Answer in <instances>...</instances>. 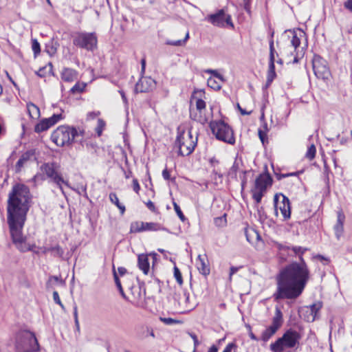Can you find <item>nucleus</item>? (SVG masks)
Here are the masks:
<instances>
[{
  "label": "nucleus",
  "mask_w": 352,
  "mask_h": 352,
  "mask_svg": "<svg viewBox=\"0 0 352 352\" xmlns=\"http://www.w3.org/2000/svg\"><path fill=\"white\" fill-rule=\"evenodd\" d=\"M109 199L112 204H115L120 209L121 214L124 213L125 206L120 203L119 199L115 192L109 194Z\"/></svg>",
  "instance_id": "nucleus-30"
},
{
  "label": "nucleus",
  "mask_w": 352,
  "mask_h": 352,
  "mask_svg": "<svg viewBox=\"0 0 352 352\" xmlns=\"http://www.w3.org/2000/svg\"><path fill=\"white\" fill-rule=\"evenodd\" d=\"M44 70H45V68H41L38 72H36V74L40 77H44L45 76Z\"/></svg>",
  "instance_id": "nucleus-59"
},
{
  "label": "nucleus",
  "mask_w": 352,
  "mask_h": 352,
  "mask_svg": "<svg viewBox=\"0 0 352 352\" xmlns=\"http://www.w3.org/2000/svg\"><path fill=\"white\" fill-rule=\"evenodd\" d=\"M204 20L212 25L221 28L226 26L231 28L234 27L230 14H228L224 9L218 10L216 12L207 15Z\"/></svg>",
  "instance_id": "nucleus-12"
},
{
  "label": "nucleus",
  "mask_w": 352,
  "mask_h": 352,
  "mask_svg": "<svg viewBox=\"0 0 352 352\" xmlns=\"http://www.w3.org/2000/svg\"><path fill=\"white\" fill-rule=\"evenodd\" d=\"M63 118V115L61 113H58L54 114L48 118L43 119L35 126L34 131L36 133H41L47 131Z\"/></svg>",
  "instance_id": "nucleus-16"
},
{
  "label": "nucleus",
  "mask_w": 352,
  "mask_h": 352,
  "mask_svg": "<svg viewBox=\"0 0 352 352\" xmlns=\"http://www.w3.org/2000/svg\"><path fill=\"white\" fill-rule=\"evenodd\" d=\"M160 320L166 325H173L181 323V321L176 319H173L172 318L160 317Z\"/></svg>",
  "instance_id": "nucleus-36"
},
{
  "label": "nucleus",
  "mask_w": 352,
  "mask_h": 352,
  "mask_svg": "<svg viewBox=\"0 0 352 352\" xmlns=\"http://www.w3.org/2000/svg\"><path fill=\"white\" fill-rule=\"evenodd\" d=\"M258 137L262 142V143L264 144L265 141L267 140V133L266 131H264L263 129H259L258 131Z\"/></svg>",
  "instance_id": "nucleus-45"
},
{
  "label": "nucleus",
  "mask_w": 352,
  "mask_h": 352,
  "mask_svg": "<svg viewBox=\"0 0 352 352\" xmlns=\"http://www.w3.org/2000/svg\"><path fill=\"white\" fill-rule=\"evenodd\" d=\"M48 250H50V252L52 253L53 256L58 257H63L64 254V250L63 248L57 245L54 247L50 248Z\"/></svg>",
  "instance_id": "nucleus-32"
},
{
  "label": "nucleus",
  "mask_w": 352,
  "mask_h": 352,
  "mask_svg": "<svg viewBox=\"0 0 352 352\" xmlns=\"http://www.w3.org/2000/svg\"><path fill=\"white\" fill-rule=\"evenodd\" d=\"M275 214L278 215V210L283 217V220H287L291 217V206L289 199L283 194H276L274 197Z\"/></svg>",
  "instance_id": "nucleus-14"
},
{
  "label": "nucleus",
  "mask_w": 352,
  "mask_h": 352,
  "mask_svg": "<svg viewBox=\"0 0 352 352\" xmlns=\"http://www.w3.org/2000/svg\"><path fill=\"white\" fill-rule=\"evenodd\" d=\"M133 189L136 193H139L140 186L137 179H133Z\"/></svg>",
  "instance_id": "nucleus-47"
},
{
  "label": "nucleus",
  "mask_w": 352,
  "mask_h": 352,
  "mask_svg": "<svg viewBox=\"0 0 352 352\" xmlns=\"http://www.w3.org/2000/svg\"><path fill=\"white\" fill-rule=\"evenodd\" d=\"M278 330L274 327L270 326L267 328L262 333L261 340L264 342H267L270 338Z\"/></svg>",
  "instance_id": "nucleus-31"
},
{
  "label": "nucleus",
  "mask_w": 352,
  "mask_h": 352,
  "mask_svg": "<svg viewBox=\"0 0 352 352\" xmlns=\"http://www.w3.org/2000/svg\"><path fill=\"white\" fill-rule=\"evenodd\" d=\"M173 207L175 212L177 213L179 218L182 221H184L186 220V217L184 215L180 207L177 205L176 202H173Z\"/></svg>",
  "instance_id": "nucleus-39"
},
{
  "label": "nucleus",
  "mask_w": 352,
  "mask_h": 352,
  "mask_svg": "<svg viewBox=\"0 0 352 352\" xmlns=\"http://www.w3.org/2000/svg\"><path fill=\"white\" fill-rule=\"evenodd\" d=\"M82 91V89L80 87V86L78 85V84H76L72 89H71V91L72 93H76V92H81Z\"/></svg>",
  "instance_id": "nucleus-55"
},
{
  "label": "nucleus",
  "mask_w": 352,
  "mask_h": 352,
  "mask_svg": "<svg viewBox=\"0 0 352 352\" xmlns=\"http://www.w3.org/2000/svg\"><path fill=\"white\" fill-rule=\"evenodd\" d=\"M321 308H322V304L320 302L314 303L313 305H310L309 307H307V312H309V314L307 317L306 320L308 322H314L316 320V318L318 317V314Z\"/></svg>",
  "instance_id": "nucleus-24"
},
{
  "label": "nucleus",
  "mask_w": 352,
  "mask_h": 352,
  "mask_svg": "<svg viewBox=\"0 0 352 352\" xmlns=\"http://www.w3.org/2000/svg\"><path fill=\"white\" fill-rule=\"evenodd\" d=\"M52 283H60L62 284L63 283V281L58 276H51L50 278H49V280L47 283V287H51V284Z\"/></svg>",
  "instance_id": "nucleus-43"
},
{
  "label": "nucleus",
  "mask_w": 352,
  "mask_h": 352,
  "mask_svg": "<svg viewBox=\"0 0 352 352\" xmlns=\"http://www.w3.org/2000/svg\"><path fill=\"white\" fill-rule=\"evenodd\" d=\"M15 349L16 352H36L39 349L38 340L32 332L20 331L16 336Z\"/></svg>",
  "instance_id": "nucleus-4"
},
{
  "label": "nucleus",
  "mask_w": 352,
  "mask_h": 352,
  "mask_svg": "<svg viewBox=\"0 0 352 352\" xmlns=\"http://www.w3.org/2000/svg\"><path fill=\"white\" fill-rule=\"evenodd\" d=\"M32 196L30 189L24 184H17L13 186L8 195L7 205V221L13 243L23 252H36L35 245L25 243L23 230L27 219L28 212L32 206Z\"/></svg>",
  "instance_id": "nucleus-1"
},
{
  "label": "nucleus",
  "mask_w": 352,
  "mask_h": 352,
  "mask_svg": "<svg viewBox=\"0 0 352 352\" xmlns=\"http://www.w3.org/2000/svg\"><path fill=\"white\" fill-rule=\"evenodd\" d=\"M58 166L56 163H44L41 166V171L50 179L52 182L55 184L60 189L63 195L65 194L63 185H65L70 188V185L67 180H65L62 175L58 172Z\"/></svg>",
  "instance_id": "nucleus-8"
},
{
  "label": "nucleus",
  "mask_w": 352,
  "mask_h": 352,
  "mask_svg": "<svg viewBox=\"0 0 352 352\" xmlns=\"http://www.w3.org/2000/svg\"><path fill=\"white\" fill-rule=\"evenodd\" d=\"M188 38H189V33L187 32L186 35L185 36V38L184 40H177V41H168L167 44L171 45H175V46H180V45H182L184 43H185V42L188 40Z\"/></svg>",
  "instance_id": "nucleus-40"
},
{
  "label": "nucleus",
  "mask_w": 352,
  "mask_h": 352,
  "mask_svg": "<svg viewBox=\"0 0 352 352\" xmlns=\"http://www.w3.org/2000/svg\"><path fill=\"white\" fill-rule=\"evenodd\" d=\"M210 127L219 140L233 145L235 143L234 133L230 126L222 120L212 121Z\"/></svg>",
  "instance_id": "nucleus-7"
},
{
  "label": "nucleus",
  "mask_w": 352,
  "mask_h": 352,
  "mask_svg": "<svg viewBox=\"0 0 352 352\" xmlns=\"http://www.w3.org/2000/svg\"><path fill=\"white\" fill-rule=\"evenodd\" d=\"M131 298L128 300L134 306L140 307L143 306L145 292H142L140 287H135L131 289Z\"/></svg>",
  "instance_id": "nucleus-19"
},
{
  "label": "nucleus",
  "mask_w": 352,
  "mask_h": 352,
  "mask_svg": "<svg viewBox=\"0 0 352 352\" xmlns=\"http://www.w3.org/2000/svg\"><path fill=\"white\" fill-rule=\"evenodd\" d=\"M174 276L178 284L182 285L183 283L182 276L179 270L177 267H174Z\"/></svg>",
  "instance_id": "nucleus-41"
},
{
  "label": "nucleus",
  "mask_w": 352,
  "mask_h": 352,
  "mask_svg": "<svg viewBox=\"0 0 352 352\" xmlns=\"http://www.w3.org/2000/svg\"><path fill=\"white\" fill-rule=\"evenodd\" d=\"M292 250L298 256L300 263L294 262L282 270L277 278V289L273 294L275 300L296 299L303 292L309 278L308 267L302 257L307 248L293 246Z\"/></svg>",
  "instance_id": "nucleus-2"
},
{
  "label": "nucleus",
  "mask_w": 352,
  "mask_h": 352,
  "mask_svg": "<svg viewBox=\"0 0 352 352\" xmlns=\"http://www.w3.org/2000/svg\"><path fill=\"white\" fill-rule=\"evenodd\" d=\"M237 107L242 115H250L251 113V111H247L246 110L242 109L239 104H237Z\"/></svg>",
  "instance_id": "nucleus-58"
},
{
  "label": "nucleus",
  "mask_w": 352,
  "mask_h": 352,
  "mask_svg": "<svg viewBox=\"0 0 352 352\" xmlns=\"http://www.w3.org/2000/svg\"><path fill=\"white\" fill-rule=\"evenodd\" d=\"M178 305L182 313L190 311L195 307L194 304L190 303L189 294L186 292H184L182 295H179Z\"/></svg>",
  "instance_id": "nucleus-20"
},
{
  "label": "nucleus",
  "mask_w": 352,
  "mask_h": 352,
  "mask_svg": "<svg viewBox=\"0 0 352 352\" xmlns=\"http://www.w3.org/2000/svg\"><path fill=\"white\" fill-rule=\"evenodd\" d=\"M272 184V178L268 173L261 174L255 180L254 186L252 189L253 199L256 204L261 203L263 197Z\"/></svg>",
  "instance_id": "nucleus-10"
},
{
  "label": "nucleus",
  "mask_w": 352,
  "mask_h": 352,
  "mask_svg": "<svg viewBox=\"0 0 352 352\" xmlns=\"http://www.w3.org/2000/svg\"><path fill=\"white\" fill-rule=\"evenodd\" d=\"M190 336L193 340L194 346H195V348H196L199 344V340L197 339V336L195 334H194V333H190Z\"/></svg>",
  "instance_id": "nucleus-52"
},
{
  "label": "nucleus",
  "mask_w": 352,
  "mask_h": 352,
  "mask_svg": "<svg viewBox=\"0 0 352 352\" xmlns=\"http://www.w3.org/2000/svg\"><path fill=\"white\" fill-rule=\"evenodd\" d=\"M100 114V113L99 111H91V112H89L87 115V120H94L95 119L97 116H98Z\"/></svg>",
  "instance_id": "nucleus-48"
},
{
  "label": "nucleus",
  "mask_w": 352,
  "mask_h": 352,
  "mask_svg": "<svg viewBox=\"0 0 352 352\" xmlns=\"http://www.w3.org/2000/svg\"><path fill=\"white\" fill-rule=\"evenodd\" d=\"M164 230V228L158 223L134 221L130 226L131 232H142L145 231H158Z\"/></svg>",
  "instance_id": "nucleus-15"
},
{
  "label": "nucleus",
  "mask_w": 352,
  "mask_h": 352,
  "mask_svg": "<svg viewBox=\"0 0 352 352\" xmlns=\"http://www.w3.org/2000/svg\"><path fill=\"white\" fill-rule=\"evenodd\" d=\"M118 270L120 275H124L126 272V270L122 267H118Z\"/></svg>",
  "instance_id": "nucleus-60"
},
{
  "label": "nucleus",
  "mask_w": 352,
  "mask_h": 352,
  "mask_svg": "<svg viewBox=\"0 0 352 352\" xmlns=\"http://www.w3.org/2000/svg\"><path fill=\"white\" fill-rule=\"evenodd\" d=\"M226 215L224 214L219 217H216L214 219V223L217 227H223L226 225Z\"/></svg>",
  "instance_id": "nucleus-35"
},
{
  "label": "nucleus",
  "mask_w": 352,
  "mask_h": 352,
  "mask_svg": "<svg viewBox=\"0 0 352 352\" xmlns=\"http://www.w3.org/2000/svg\"><path fill=\"white\" fill-rule=\"evenodd\" d=\"M78 135V132L74 127L60 126L51 135L52 141L58 146L71 145Z\"/></svg>",
  "instance_id": "nucleus-6"
},
{
  "label": "nucleus",
  "mask_w": 352,
  "mask_h": 352,
  "mask_svg": "<svg viewBox=\"0 0 352 352\" xmlns=\"http://www.w3.org/2000/svg\"><path fill=\"white\" fill-rule=\"evenodd\" d=\"M223 82L219 81L216 77H210L207 80L208 85L214 90H219Z\"/></svg>",
  "instance_id": "nucleus-29"
},
{
  "label": "nucleus",
  "mask_w": 352,
  "mask_h": 352,
  "mask_svg": "<svg viewBox=\"0 0 352 352\" xmlns=\"http://www.w3.org/2000/svg\"><path fill=\"white\" fill-rule=\"evenodd\" d=\"M205 72L212 74V77H216L219 81H224L223 76L218 73L217 70L207 69L205 71Z\"/></svg>",
  "instance_id": "nucleus-42"
},
{
  "label": "nucleus",
  "mask_w": 352,
  "mask_h": 352,
  "mask_svg": "<svg viewBox=\"0 0 352 352\" xmlns=\"http://www.w3.org/2000/svg\"><path fill=\"white\" fill-rule=\"evenodd\" d=\"M344 6L346 9L352 12V0H347L346 1H345L344 3Z\"/></svg>",
  "instance_id": "nucleus-53"
},
{
  "label": "nucleus",
  "mask_w": 352,
  "mask_h": 352,
  "mask_svg": "<svg viewBox=\"0 0 352 352\" xmlns=\"http://www.w3.org/2000/svg\"><path fill=\"white\" fill-rule=\"evenodd\" d=\"M190 117L192 120L202 124L208 122V118L205 113L197 111L194 107L190 109Z\"/></svg>",
  "instance_id": "nucleus-26"
},
{
  "label": "nucleus",
  "mask_w": 352,
  "mask_h": 352,
  "mask_svg": "<svg viewBox=\"0 0 352 352\" xmlns=\"http://www.w3.org/2000/svg\"><path fill=\"white\" fill-rule=\"evenodd\" d=\"M41 179V180L45 179L42 175H38V174L36 175L33 177V179H33L34 182H36V181H37V180H38V179Z\"/></svg>",
  "instance_id": "nucleus-62"
},
{
  "label": "nucleus",
  "mask_w": 352,
  "mask_h": 352,
  "mask_svg": "<svg viewBox=\"0 0 352 352\" xmlns=\"http://www.w3.org/2000/svg\"><path fill=\"white\" fill-rule=\"evenodd\" d=\"M162 176H163V178L165 179V180H169L170 179V172L169 170L167 169V168H165L163 171H162Z\"/></svg>",
  "instance_id": "nucleus-51"
},
{
  "label": "nucleus",
  "mask_w": 352,
  "mask_h": 352,
  "mask_svg": "<svg viewBox=\"0 0 352 352\" xmlns=\"http://www.w3.org/2000/svg\"><path fill=\"white\" fill-rule=\"evenodd\" d=\"M274 41L273 39H271L270 41V63H269V69L267 72V82H266V87H267L271 85L273 80L276 77V72H275V66H274Z\"/></svg>",
  "instance_id": "nucleus-17"
},
{
  "label": "nucleus",
  "mask_w": 352,
  "mask_h": 352,
  "mask_svg": "<svg viewBox=\"0 0 352 352\" xmlns=\"http://www.w3.org/2000/svg\"><path fill=\"white\" fill-rule=\"evenodd\" d=\"M70 188H72V190L76 191L78 194L81 195L82 193H86V186H83V185H80L78 187L77 189H74V188H72L71 186H70Z\"/></svg>",
  "instance_id": "nucleus-49"
},
{
  "label": "nucleus",
  "mask_w": 352,
  "mask_h": 352,
  "mask_svg": "<svg viewBox=\"0 0 352 352\" xmlns=\"http://www.w3.org/2000/svg\"><path fill=\"white\" fill-rule=\"evenodd\" d=\"M234 346V344L232 343H230L228 344L226 347L224 349L223 351V352H231L232 351V349L233 348V346Z\"/></svg>",
  "instance_id": "nucleus-57"
},
{
  "label": "nucleus",
  "mask_w": 352,
  "mask_h": 352,
  "mask_svg": "<svg viewBox=\"0 0 352 352\" xmlns=\"http://www.w3.org/2000/svg\"><path fill=\"white\" fill-rule=\"evenodd\" d=\"M243 4L246 10H249L250 0H243Z\"/></svg>",
  "instance_id": "nucleus-63"
},
{
  "label": "nucleus",
  "mask_w": 352,
  "mask_h": 352,
  "mask_svg": "<svg viewBox=\"0 0 352 352\" xmlns=\"http://www.w3.org/2000/svg\"><path fill=\"white\" fill-rule=\"evenodd\" d=\"M197 111H201L205 113L206 111V102L201 99H197L196 100V107L194 108Z\"/></svg>",
  "instance_id": "nucleus-34"
},
{
  "label": "nucleus",
  "mask_w": 352,
  "mask_h": 352,
  "mask_svg": "<svg viewBox=\"0 0 352 352\" xmlns=\"http://www.w3.org/2000/svg\"><path fill=\"white\" fill-rule=\"evenodd\" d=\"M28 160V157H25V155H23L22 157H21L17 163H16V168L18 169H20L23 166V164L25 163V162H26Z\"/></svg>",
  "instance_id": "nucleus-46"
},
{
  "label": "nucleus",
  "mask_w": 352,
  "mask_h": 352,
  "mask_svg": "<svg viewBox=\"0 0 352 352\" xmlns=\"http://www.w3.org/2000/svg\"><path fill=\"white\" fill-rule=\"evenodd\" d=\"M73 44L87 51H94L97 48L98 38L95 32H76L73 38Z\"/></svg>",
  "instance_id": "nucleus-9"
},
{
  "label": "nucleus",
  "mask_w": 352,
  "mask_h": 352,
  "mask_svg": "<svg viewBox=\"0 0 352 352\" xmlns=\"http://www.w3.org/2000/svg\"><path fill=\"white\" fill-rule=\"evenodd\" d=\"M61 79L67 82H71L77 79L78 72L72 68L65 67L61 72Z\"/></svg>",
  "instance_id": "nucleus-23"
},
{
  "label": "nucleus",
  "mask_w": 352,
  "mask_h": 352,
  "mask_svg": "<svg viewBox=\"0 0 352 352\" xmlns=\"http://www.w3.org/2000/svg\"><path fill=\"white\" fill-rule=\"evenodd\" d=\"M148 257V255L145 254H139L138 256V266L144 274H147L150 269V264Z\"/></svg>",
  "instance_id": "nucleus-25"
},
{
  "label": "nucleus",
  "mask_w": 352,
  "mask_h": 352,
  "mask_svg": "<svg viewBox=\"0 0 352 352\" xmlns=\"http://www.w3.org/2000/svg\"><path fill=\"white\" fill-rule=\"evenodd\" d=\"M53 299L55 303L59 305L63 309H65L64 305L62 304L61 300L60 299L58 293L56 291H54L53 292Z\"/></svg>",
  "instance_id": "nucleus-44"
},
{
  "label": "nucleus",
  "mask_w": 352,
  "mask_h": 352,
  "mask_svg": "<svg viewBox=\"0 0 352 352\" xmlns=\"http://www.w3.org/2000/svg\"><path fill=\"white\" fill-rule=\"evenodd\" d=\"M303 36V32H300V36H298L296 32H293L292 38L289 41V45L287 46V49L284 50L282 52L283 55H285L288 58L294 57L292 60L294 63H297L299 58H302L304 55V48L301 47L300 49V37Z\"/></svg>",
  "instance_id": "nucleus-11"
},
{
  "label": "nucleus",
  "mask_w": 352,
  "mask_h": 352,
  "mask_svg": "<svg viewBox=\"0 0 352 352\" xmlns=\"http://www.w3.org/2000/svg\"><path fill=\"white\" fill-rule=\"evenodd\" d=\"M113 277H114L115 283H116V285L118 289H121V288H122L121 283H120V281L118 278V276L115 270L113 271Z\"/></svg>",
  "instance_id": "nucleus-50"
},
{
  "label": "nucleus",
  "mask_w": 352,
  "mask_h": 352,
  "mask_svg": "<svg viewBox=\"0 0 352 352\" xmlns=\"http://www.w3.org/2000/svg\"><path fill=\"white\" fill-rule=\"evenodd\" d=\"M218 351V348L217 346L215 345H212L208 350V352H217Z\"/></svg>",
  "instance_id": "nucleus-61"
},
{
  "label": "nucleus",
  "mask_w": 352,
  "mask_h": 352,
  "mask_svg": "<svg viewBox=\"0 0 352 352\" xmlns=\"http://www.w3.org/2000/svg\"><path fill=\"white\" fill-rule=\"evenodd\" d=\"M104 126H105L104 121L103 120H102V119H98V124H97V126L96 128V133H97L98 136L101 135Z\"/></svg>",
  "instance_id": "nucleus-38"
},
{
  "label": "nucleus",
  "mask_w": 352,
  "mask_h": 352,
  "mask_svg": "<svg viewBox=\"0 0 352 352\" xmlns=\"http://www.w3.org/2000/svg\"><path fill=\"white\" fill-rule=\"evenodd\" d=\"M345 221V215L342 210L337 212V221L333 226L336 237L339 240L344 232V222Z\"/></svg>",
  "instance_id": "nucleus-21"
},
{
  "label": "nucleus",
  "mask_w": 352,
  "mask_h": 352,
  "mask_svg": "<svg viewBox=\"0 0 352 352\" xmlns=\"http://www.w3.org/2000/svg\"><path fill=\"white\" fill-rule=\"evenodd\" d=\"M316 146L314 144H311L309 147H308V149H307V151L305 154V157L309 160H312L314 157H315V155H316Z\"/></svg>",
  "instance_id": "nucleus-33"
},
{
  "label": "nucleus",
  "mask_w": 352,
  "mask_h": 352,
  "mask_svg": "<svg viewBox=\"0 0 352 352\" xmlns=\"http://www.w3.org/2000/svg\"><path fill=\"white\" fill-rule=\"evenodd\" d=\"M283 322V314L280 309L276 307L275 315L272 320V324L270 326L278 330L282 326Z\"/></svg>",
  "instance_id": "nucleus-27"
},
{
  "label": "nucleus",
  "mask_w": 352,
  "mask_h": 352,
  "mask_svg": "<svg viewBox=\"0 0 352 352\" xmlns=\"http://www.w3.org/2000/svg\"><path fill=\"white\" fill-rule=\"evenodd\" d=\"M197 138H193L190 130L185 131L178 129L175 147L178 148V153L182 156L191 154L197 144Z\"/></svg>",
  "instance_id": "nucleus-5"
},
{
  "label": "nucleus",
  "mask_w": 352,
  "mask_h": 352,
  "mask_svg": "<svg viewBox=\"0 0 352 352\" xmlns=\"http://www.w3.org/2000/svg\"><path fill=\"white\" fill-rule=\"evenodd\" d=\"M27 110L30 117L32 119L37 120L40 118V109L34 103L29 102L27 104Z\"/></svg>",
  "instance_id": "nucleus-28"
},
{
  "label": "nucleus",
  "mask_w": 352,
  "mask_h": 352,
  "mask_svg": "<svg viewBox=\"0 0 352 352\" xmlns=\"http://www.w3.org/2000/svg\"><path fill=\"white\" fill-rule=\"evenodd\" d=\"M313 69L316 76L323 80H328L331 77V72L326 60L320 56L315 55L312 60Z\"/></svg>",
  "instance_id": "nucleus-13"
},
{
  "label": "nucleus",
  "mask_w": 352,
  "mask_h": 352,
  "mask_svg": "<svg viewBox=\"0 0 352 352\" xmlns=\"http://www.w3.org/2000/svg\"><path fill=\"white\" fill-rule=\"evenodd\" d=\"M146 206L148 207V208L154 212L155 211V206L154 205V204L151 201H148L147 203H146Z\"/></svg>",
  "instance_id": "nucleus-56"
},
{
  "label": "nucleus",
  "mask_w": 352,
  "mask_h": 352,
  "mask_svg": "<svg viewBox=\"0 0 352 352\" xmlns=\"http://www.w3.org/2000/svg\"><path fill=\"white\" fill-rule=\"evenodd\" d=\"M155 85V80L150 77H142L135 86V92H148L151 90Z\"/></svg>",
  "instance_id": "nucleus-18"
},
{
  "label": "nucleus",
  "mask_w": 352,
  "mask_h": 352,
  "mask_svg": "<svg viewBox=\"0 0 352 352\" xmlns=\"http://www.w3.org/2000/svg\"><path fill=\"white\" fill-rule=\"evenodd\" d=\"M196 267L199 272L204 276H207L210 274V267L208 265V261L207 256L206 254H199L196 260Z\"/></svg>",
  "instance_id": "nucleus-22"
},
{
  "label": "nucleus",
  "mask_w": 352,
  "mask_h": 352,
  "mask_svg": "<svg viewBox=\"0 0 352 352\" xmlns=\"http://www.w3.org/2000/svg\"><path fill=\"white\" fill-rule=\"evenodd\" d=\"M32 49L34 52V56H36L38 54H39L41 52V47L36 39L32 40Z\"/></svg>",
  "instance_id": "nucleus-37"
},
{
  "label": "nucleus",
  "mask_w": 352,
  "mask_h": 352,
  "mask_svg": "<svg viewBox=\"0 0 352 352\" xmlns=\"http://www.w3.org/2000/svg\"><path fill=\"white\" fill-rule=\"evenodd\" d=\"M238 271V267H231L230 270V274H229V279L231 280L232 276Z\"/></svg>",
  "instance_id": "nucleus-54"
},
{
  "label": "nucleus",
  "mask_w": 352,
  "mask_h": 352,
  "mask_svg": "<svg viewBox=\"0 0 352 352\" xmlns=\"http://www.w3.org/2000/svg\"><path fill=\"white\" fill-rule=\"evenodd\" d=\"M249 336H250V338H251L252 340H256V341H258V338H257V337H256V336H255L252 332H250V333H249Z\"/></svg>",
  "instance_id": "nucleus-64"
},
{
  "label": "nucleus",
  "mask_w": 352,
  "mask_h": 352,
  "mask_svg": "<svg viewBox=\"0 0 352 352\" xmlns=\"http://www.w3.org/2000/svg\"><path fill=\"white\" fill-rule=\"evenodd\" d=\"M302 338L301 334L293 329H287L275 342L270 344L272 352H285L286 349L296 348Z\"/></svg>",
  "instance_id": "nucleus-3"
}]
</instances>
